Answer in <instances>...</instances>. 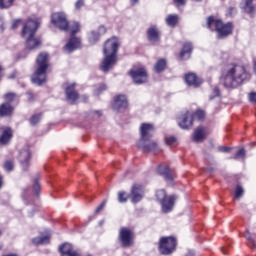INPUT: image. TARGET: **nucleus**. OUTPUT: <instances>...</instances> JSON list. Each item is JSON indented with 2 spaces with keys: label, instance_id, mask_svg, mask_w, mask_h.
<instances>
[{
  "label": "nucleus",
  "instance_id": "obj_14",
  "mask_svg": "<svg viewBox=\"0 0 256 256\" xmlns=\"http://www.w3.org/2000/svg\"><path fill=\"white\" fill-rule=\"evenodd\" d=\"M144 193L143 186L134 184L131 188L129 198L133 203H139L143 199Z\"/></svg>",
  "mask_w": 256,
  "mask_h": 256
},
{
  "label": "nucleus",
  "instance_id": "obj_39",
  "mask_svg": "<svg viewBox=\"0 0 256 256\" xmlns=\"http://www.w3.org/2000/svg\"><path fill=\"white\" fill-rule=\"evenodd\" d=\"M166 145H175L177 143V138L175 136H168L165 138Z\"/></svg>",
  "mask_w": 256,
  "mask_h": 256
},
{
  "label": "nucleus",
  "instance_id": "obj_9",
  "mask_svg": "<svg viewBox=\"0 0 256 256\" xmlns=\"http://www.w3.org/2000/svg\"><path fill=\"white\" fill-rule=\"evenodd\" d=\"M177 247V238L173 236L162 237L159 242V251L161 255H171Z\"/></svg>",
  "mask_w": 256,
  "mask_h": 256
},
{
  "label": "nucleus",
  "instance_id": "obj_45",
  "mask_svg": "<svg viewBox=\"0 0 256 256\" xmlns=\"http://www.w3.org/2000/svg\"><path fill=\"white\" fill-rule=\"evenodd\" d=\"M97 33H98L99 37H101V35H105L107 33V28H105V26H100L98 28Z\"/></svg>",
  "mask_w": 256,
  "mask_h": 256
},
{
  "label": "nucleus",
  "instance_id": "obj_40",
  "mask_svg": "<svg viewBox=\"0 0 256 256\" xmlns=\"http://www.w3.org/2000/svg\"><path fill=\"white\" fill-rule=\"evenodd\" d=\"M127 199H129V196H126L125 192H119L118 193V201H119V203H127Z\"/></svg>",
  "mask_w": 256,
  "mask_h": 256
},
{
  "label": "nucleus",
  "instance_id": "obj_49",
  "mask_svg": "<svg viewBox=\"0 0 256 256\" xmlns=\"http://www.w3.org/2000/svg\"><path fill=\"white\" fill-rule=\"evenodd\" d=\"M21 23H22L21 19L14 20L12 23V29H17V27H19Z\"/></svg>",
  "mask_w": 256,
  "mask_h": 256
},
{
  "label": "nucleus",
  "instance_id": "obj_37",
  "mask_svg": "<svg viewBox=\"0 0 256 256\" xmlns=\"http://www.w3.org/2000/svg\"><path fill=\"white\" fill-rule=\"evenodd\" d=\"M14 167H15V163L13 162V160H7L4 163L5 171H13Z\"/></svg>",
  "mask_w": 256,
  "mask_h": 256
},
{
  "label": "nucleus",
  "instance_id": "obj_19",
  "mask_svg": "<svg viewBox=\"0 0 256 256\" xmlns=\"http://www.w3.org/2000/svg\"><path fill=\"white\" fill-rule=\"evenodd\" d=\"M59 251L61 256H79L75 250H73V246L69 243H65L59 247Z\"/></svg>",
  "mask_w": 256,
  "mask_h": 256
},
{
  "label": "nucleus",
  "instance_id": "obj_36",
  "mask_svg": "<svg viewBox=\"0 0 256 256\" xmlns=\"http://www.w3.org/2000/svg\"><path fill=\"white\" fill-rule=\"evenodd\" d=\"M4 99L8 103H13V101H15L17 99V94H15L13 92H9V93L4 95Z\"/></svg>",
  "mask_w": 256,
  "mask_h": 256
},
{
  "label": "nucleus",
  "instance_id": "obj_47",
  "mask_svg": "<svg viewBox=\"0 0 256 256\" xmlns=\"http://www.w3.org/2000/svg\"><path fill=\"white\" fill-rule=\"evenodd\" d=\"M106 90H107V85L101 84V85L96 89V93H97V95H99V93H101L102 91H106Z\"/></svg>",
  "mask_w": 256,
  "mask_h": 256
},
{
  "label": "nucleus",
  "instance_id": "obj_16",
  "mask_svg": "<svg viewBox=\"0 0 256 256\" xmlns=\"http://www.w3.org/2000/svg\"><path fill=\"white\" fill-rule=\"evenodd\" d=\"M13 137V130L9 127L0 128V143L1 145H7Z\"/></svg>",
  "mask_w": 256,
  "mask_h": 256
},
{
  "label": "nucleus",
  "instance_id": "obj_24",
  "mask_svg": "<svg viewBox=\"0 0 256 256\" xmlns=\"http://www.w3.org/2000/svg\"><path fill=\"white\" fill-rule=\"evenodd\" d=\"M193 51V45L191 43H186L180 52V59H189Z\"/></svg>",
  "mask_w": 256,
  "mask_h": 256
},
{
  "label": "nucleus",
  "instance_id": "obj_5",
  "mask_svg": "<svg viewBox=\"0 0 256 256\" xmlns=\"http://www.w3.org/2000/svg\"><path fill=\"white\" fill-rule=\"evenodd\" d=\"M213 25L215 26V31L218 33V39H224V37H228V35L233 33V23L228 22L224 24L223 21L210 16L207 20L208 29H212Z\"/></svg>",
  "mask_w": 256,
  "mask_h": 256
},
{
  "label": "nucleus",
  "instance_id": "obj_4",
  "mask_svg": "<svg viewBox=\"0 0 256 256\" xmlns=\"http://www.w3.org/2000/svg\"><path fill=\"white\" fill-rule=\"evenodd\" d=\"M36 70L32 77L33 83L43 85L47 81V69H49V54L42 52L36 59Z\"/></svg>",
  "mask_w": 256,
  "mask_h": 256
},
{
  "label": "nucleus",
  "instance_id": "obj_55",
  "mask_svg": "<svg viewBox=\"0 0 256 256\" xmlns=\"http://www.w3.org/2000/svg\"><path fill=\"white\" fill-rule=\"evenodd\" d=\"M2 185H3V178H1L0 176V188L2 187Z\"/></svg>",
  "mask_w": 256,
  "mask_h": 256
},
{
  "label": "nucleus",
  "instance_id": "obj_50",
  "mask_svg": "<svg viewBox=\"0 0 256 256\" xmlns=\"http://www.w3.org/2000/svg\"><path fill=\"white\" fill-rule=\"evenodd\" d=\"M174 3H177L178 6L185 5L187 3L186 0H174Z\"/></svg>",
  "mask_w": 256,
  "mask_h": 256
},
{
  "label": "nucleus",
  "instance_id": "obj_35",
  "mask_svg": "<svg viewBox=\"0 0 256 256\" xmlns=\"http://www.w3.org/2000/svg\"><path fill=\"white\" fill-rule=\"evenodd\" d=\"M193 120L197 119L198 121H203L205 119V111L203 110H197L193 115H192Z\"/></svg>",
  "mask_w": 256,
  "mask_h": 256
},
{
  "label": "nucleus",
  "instance_id": "obj_60",
  "mask_svg": "<svg viewBox=\"0 0 256 256\" xmlns=\"http://www.w3.org/2000/svg\"><path fill=\"white\" fill-rule=\"evenodd\" d=\"M0 251H1V246H0Z\"/></svg>",
  "mask_w": 256,
  "mask_h": 256
},
{
  "label": "nucleus",
  "instance_id": "obj_57",
  "mask_svg": "<svg viewBox=\"0 0 256 256\" xmlns=\"http://www.w3.org/2000/svg\"><path fill=\"white\" fill-rule=\"evenodd\" d=\"M28 97H29V99H33V94L32 93H28Z\"/></svg>",
  "mask_w": 256,
  "mask_h": 256
},
{
  "label": "nucleus",
  "instance_id": "obj_27",
  "mask_svg": "<svg viewBox=\"0 0 256 256\" xmlns=\"http://www.w3.org/2000/svg\"><path fill=\"white\" fill-rule=\"evenodd\" d=\"M33 245H49L51 243V236L35 237L32 239Z\"/></svg>",
  "mask_w": 256,
  "mask_h": 256
},
{
  "label": "nucleus",
  "instance_id": "obj_59",
  "mask_svg": "<svg viewBox=\"0 0 256 256\" xmlns=\"http://www.w3.org/2000/svg\"><path fill=\"white\" fill-rule=\"evenodd\" d=\"M13 77H15V76H11L10 79H13Z\"/></svg>",
  "mask_w": 256,
  "mask_h": 256
},
{
  "label": "nucleus",
  "instance_id": "obj_18",
  "mask_svg": "<svg viewBox=\"0 0 256 256\" xmlns=\"http://www.w3.org/2000/svg\"><path fill=\"white\" fill-rule=\"evenodd\" d=\"M66 99L70 101V103H75L77 99H79V94L75 91V84H71L65 90Z\"/></svg>",
  "mask_w": 256,
  "mask_h": 256
},
{
  "label": "nucleus",
  "instance_id": "obj_21",
  "mask_svg": "<svg viewBox=\"0 0 256 256\" xmlns=\"http://www.w3.org/2000/svg\"><path fill=\"white\" fill-rule=\"evenodd\" d=\"M158 173L159 175H162V177H164L165 181L173 183V173L171 172V169H169V167L159 166Z\"/></svg>",
  "mask_w": 256,
  "mask_h": 256
},
{
  "label": "nucleus",
  "instance_id": "obj_13",
  "mask_svg": "<svg viewBox=\"0 0 256 256\" xmlns=\"http://www.w3.org/2000/svg\"><path fill=\"white\" fill-rule=\"evenodd\" d=\"M178 125L181 129H191L193 127V114L187 111L179 116Z\"/></svg>",
  "mask_w": 256,
  "mask_h": 256
},
{
  "label": "nucleus",
  "instance_id": "obj_32",
  "mask_svg": "<svg viewBox=\"0 0 256 256\" xmlns=\"http://www.w3.org/2000/svg\"><path fill=\"white\" fill-rule=\"evenodd\" d=\"M41 117H43L42 113L32 115V117L29 119L30 125H32V127H35V125H37V123L41 121Z\"/></svg>",
  "mask_w": 256,
  "mask_h": 256
},
{
  "label": "nucleus",
  "instance_id": "obj_17",
  "mask_svg": "<svg viewBox=\"0 0 256 256\" xmlns=\"http://www.w3.org/2000/svg\"><path fill=\"white\" fill-rule=\"evenodd\" d=\"M147 37L150 43H158L161 38V34L156 26H152L147 30Z\"/></svg>",
  "mask_w": 256,
  "mask_h": 256
},
{
  "label": "nucleus",
  "instance_id": "obj_46",
  "mask_svg": "<svg viewBox=\"0 0 256 256\" xmlns=\"http://www.w3.org/2000/svg\"><path fill=\"white\" fill-rule=\"evenodd\" d=\"M83 5H85V0H77L75 3V9L79 10L81 7H83Z\"/></svg>",
  "mask_w": 256,
  "mask_h": 256
},
{
  "label": "nucleus",
  "instance_id": "obj_10",
  "mask_svg": "<svg viewBox=\"0 0 256 256\" xmlns=\"http://www.w3.org/2000/svg\"><path fill=\"white\" fill-rule=\"evenodd\" d=\"M51 22L60 31L67 33L69 31V20L67 19V14L65 12H55L51 15Z\"/></svg>",
  "mask_w": 256,
  "mask_h": 256
},
{
  "label": "nucleus",
  "instance_id": "obj_34",
  "mask_svg": "<svg viewBox=\"0 0 256 256\" xmlns=\"http://www.w3.org/2000/svg\"><path fill=\"white\" fill-rule=\"evenodd\" d=\"M245 239H247V241H249V243L252 245V249L256 248L255 245V238H253V236H251V232H249V229H246V232L244 234Z\"/></svg>",
  "mask_w": 256,
  "mask_h": 256
},
{
  "label": "nucleus",
  "instance_id": "obj_22",
  "mask_svg": "<svg viewBox=\"0 0 256 256\" xmlns=\"http://www.w3.org/2000/svg\"><path fill=\"white\" fill-rule=\"evenodd\" d=\"M144 147H148V150H146L143 147H138V149H141L144 151V153H151V151H157L159 149V145L154 140L148 139L144 142Z\"/></svg>",
  "mask_w": 256,
  "mask_h": 256
},
{
  "label": "nucleus",
  "instance_id": "obj_44",
  "mask_svg": "<svg viewBox=\"0 0 256 256\" xmlns=\"http://www.w3.org/2000/svg\"><path fill=\"white\" fill-rule=\"evenodd\" d=\"M105 205H107V200H104L95 210L96 213H101L103 209L105 208Z\"/></svg>",
  "mask_w": 256,
  "mask_h": 256
},
{
  "label": "nucleus",
  "instance_id": "obj_30",
  "mask_svg": "<svg viewBox=\"0 0 256 256\" xmlns=\"http://www.w3.org/2000/svg\"><path fill=\"white\" fill-rule=\"evenodd\" d=\"M166 23L169 27H175L179 23V16L177 15H169L166 18Z\"/></svg>",
  "mask_w": 256,
  "mask_h": 256
},
{
  "label": "nucleus",
  "instance_id": "obj_41",
  "mask_svg": "<svg viewBox=\"0 0 256 256\" xmlns=\"http://www.w3.org/2000/svg\"><path fill=\"white\" fill-rule=\"evenodd\" d=\"M245 158V149L241 148L236 152L234 159H244Z\"/></svg>",
  "mask_w": 256,
  "mask_h": 256
},
{
  "label": "nucleus",
  "instance_id": "obj_11",
  "mask_svg": "<svg viewBox=\"0 0 256 256\" xmlns=\"http://www.w3.org/2000/svg\"><path fill=\"white\" fill-rule=\"evenodd\" d=\"M135 239V233L127 227H122L119 232V241L124 248H129L133 246V241Z\"/></svg>",
  "mask_w": 256,
  "mask_h": 256
},
{
  "label": "nucleus",
  "instance_id": "obj_48",
  "mask_svg": "<svg viewBox=\"0 0 256 256\" xmlns=\"http://www.w3.org/2000/svg\"><path fill=\"white\" fill-rule=\"evenodd\" d=\"M248 97H249L250 103L256 104V92H251Z\"/></svg>",
  "mask_w": 256,
  "mask_h": 256
},
{
  "label": "nucleus",
  "instance_id": "obj_31",
  "mask_svg": "<svg viewBox=\"0 0 256 256\" xmlns=\"http://www.w3.org/2000/svg\"><path fill=\"white\" fill-rule=\"evenodd\" d=\"M244 193L245 190L243 189V186L238 184L234 191V199H241Z\"/></svg>",
  "mask_w": 256,
  "mask_h": 256
},
{
  "label": "nucleus",
  "instance_id": "obj_1",
  "mask_svg": "<svg viewBox=\"0 0 256 256\" xmlns=\"http://www.w3.org/2000/svg\"><path fill=\"white\" fill-rule=\"evenodd\" d=\"M251 75L245 69V66L239 64H231L223 72L221 82L224 87L235 88L243 85V82L250 79Z\"/></svg>",
  "mask_w": 256,
  "mask_h": 256
},
{
  "label": "nucleus",
  "instance_id": "obj_3",
  "mask_svg": "<svg viewBox=\"0 0 256 256\" xmlns=\"http://www.w3.org/2000/svg\"><path fill=\"white\" fill-rule=\"evenodd\" d=\"M39 29V22L37 20H28L22 28V37L26 39L27 49H37L41 45V40L34 38Z\"/></svg>",
  "mask_w": 256,
  "mask_h": 256
},
{
  "label": "nucleus",
  "instance_id": "obj_2",
  "mask_svg": "<svg viewBox=\"0 0 256 256\" xmlns=\"http://www.w3.org/2000/svg\"><path fill=\"white\" fill-rule=\"evenodd\" d=\"M117 51H119V40L115 37L108 39L103 48L105 57L100 65L101 71L109 73L117 65Z\"/></svg>",
  "mask_w": 256,
  "mask_h": 256
},
{
  "label": "nucleus",
  "instance_id": "obj_51",
  "mask_svg": "<svg viewBox=\"0 0 256 256\" xmlns=\"http://www.w3.org/2000/svg\"><path fill=\"white\" fill-rule=\"evenodd\" d=\"M229 147H225V146H221L219 147V151H221L222 153H227V151H229Z\"/></svg>",
  "mask_w": 256,
  "mask_h": 256
},
{
  "label": "nucleus",
  "instance_id": "obj_12",
  "mask_svg": "<svg viewBox=\"0 0 256 256\" xmlns=\"http://www.w3.org/2000/svg\"><path fill=\"white\" fill-rule=\"evenodd\" d=\"M129 75L136 85H142V83H147L148 81L147 70L145 68H133L130 70Z\"/></svg>",
  "mask_w": 256,
  "mask_h": 256
},
{
  "label": "nucleus",
  "instance_id": "obj_42",
  "mask_svg": "<svg viewBox=\"0 0 256 256\" xmlns=\"http://www.w3.org/2000/svg\"><path fill=\"white\" fill-rule=\"evenodd\" d=\"M33 189L36 195H39V191H41V185L39 184V180L34 179Z\"/></svg>",
  "mask_w": 256,
  "mask_h": 256
},
{
  "label": "nucleus",
  "instance_id": "obj_6",
  "mask_svg": "<svg viewBox=\"0 0 256 256\" xmlns=\"http://www.w3.org/2000/svg\"><path fill=\"white\" fill-rule=\"evenodd\" d=\"M68 31H70L71 38L65 48L71 53L72 51H75V49H79L81 45V40L75 37V34L81 31V24H79V22H72L71 25H69Z\"/></svg>",
  "mask_w": 256,
  "mask_h": 256
},
{
  "label": "nucleus",
  "instance_id": "obj_20",
  "mask_svg": "<svg viewBox=\"0 0 256 256\" xmlns=\"http://www.w3.org/2000/svg\"><path fill=\"white\" fill-rule=\"evenodd\" d=\"M185 82L191 87H199L202 81L197 77L195 73H188L185 76Z\"/></svg>",
  "mask_w": 256,
  "mask_h": 256
},
{
  "label": "nucleus",
  "instance_id": "obj_33",
  "mask_svg": "<svg viewBox=\"0 0 256 256\" xmlns=\"http://www.w3.org/2000/svg\"><path fill=\"white\" fill-rule=\"evenodd\" d=\"M13 3L15 0H0V9H9V7H13Z\"/></svg>",
  "mask_w": 256,
  "mask_h": 256
},
{
  "label": "nucleus",
  "instance_id": "obj_53",
  "mask_svg": "<svg viewBox=\"0 0 256 256\" xmlns=\"http://www.w3.org/2000/svg\"><path fill=\"white\" fill-rule=\"evenodd\" d=\"M2 71H3V67L0 66V81H1V79L3 78V73H2Z\"/></svg>",
  "mask_w": 256,
  "mask_h": 256
},
{
  "label": "nucleus",
  "instance_id": "obj_29",
  "mask_svg": "<svg viewBox=\"0 0 256 256\" xmlns=\"http://www.w3.org/2000/svg\"><path fill=\"white\" fill-rule=\"evenodd\" d=\"M167 68V60L160 59L154 66L155 73H163V70Z\"/></svg>",
  "mask_w": 256,
  "mask_h": 256
},
{
  "label": "nucleus",
  "instance_id": "obj_54",
  "mask_svg": "<svg viewBox=\"0 0 256 256\" xmlns=\"http://www.w3.org/2000/svg\"><path fill=\"white\" fill-rule=\"evenodd\" d=\"M139 0H131L132 5H135V3H138Z\"/></svg>",
  "mask_w": 256,
  "mask_h": 256
},
{
  "label": "nucleus",
  "instance_id": "obj_38",
  "mask_svg": "<svg viewBox=\"0 0 256 256\" xmlns=\"http://www.w3.org/2000/svg\"><path fill=\"white\" fill-rule=\"evenodd\" d=\"M98 41H99V33L92 31L89 37V42L92 44H95Z\"/></svg>",
  "mask_w": 256,
  "mask_h": 256
},
{
  "label": "nucleus",
  "instance_id": "obj_15",
  "mask_svg": "<svg viewBox=\"0 0 256 256\" xmlns=\"http://www.w3.org/2000/svg\"><path fill=\"white\" fill-rule=\"evenodd\" d=\"M129 102L127 101V96L125 95H118L114 98V103L112 108L115 111H121V109H127Z\"/></svg>",
  "mask_w": 256,
  "mask_h": 256
},
{
  "label": "nucleus",
  "instance_id": "obj_23",
  "mask_svg": "<svg viewBox=\"0 0 256 256\" xmlns=\"http://www.w3.org/2000/svg\"><path fill=\"white\" fill-rule=\"evenodd\" d=\"M242 9L244 13H247L248 15H250V17H253V15H255L256 8L255 5H253V0H245Z\"/></svg>",
  "mask_w": 256,
  "mask_h": 256
},
{
  "label": "nucleus",
  "instance_id": "obj_28",
  "mask_svg": "<svg viewBox=\"0 0 256 256\" xmlns=\"http://www.w3.org/2000/svg\"><path fill=\"white\" fill-rule=\"evenodd\" d=\"M19 159L22 165H27V163H29V159H31V152L29 150L20 151Z\"/></svg>",
  "mask_w": 256,
  "mask_h": 256
},
{
  "label": "nucleus",
  "instance_id": "obj_43",
  "mask_svg": "<svg viewBox=\"0 0 256 256\" xmlns=\"http://www.w3.org/2000/svg\"><path fill=\"white\" fill-rule=\"evenodd\" d=\"M219 95H221V91H219V88H218V87H215V88L213 89V95L210 96V100L215 99V97H219Z\"/></svg>",
  "mask_w": 256,
  "mask_h": 256
},
{
  "label": "nucleus",
  "instance_id": "obj_8",
  "mask_svg": "<svg viewBox=\"0 0 256 256\" xmlns=\"http://www.w3.org/2000/svg\"><path fill=\"white\" fill-rule=\"evenodd\" d=\"M153 133H155V126L153 124L142 123L140 126V140L137 142V147L149 150V147L145 146V141L151 139Z\"/></svg>",
  "mask_w": 256,
  "mask_h": 256
},
{
  "label": "nucleus",
  "instance_id": "obj_25",
  "mask_svg": "<svg viewBox=\"0 0 256 256\" xmlns=\"http://www.w3.org/2000/svg\"><path fill=\"white\" fill-rule=\"evenodd\" d=\"M13 115V106L9 103H3L0 106V117H10Z\"/></svg>",
  "mask_w": 256,
  "mask_h": 256
},
{
  "label": "nucleus",
  "instance_id": "obj_26",
  "mask_svg": "<svg viewBox=\"0 0 256 256\" xmlns=\"http://www.w3.org/2000/svg\"><path fill=\"white\" fill-rule=\"evenodd\" d=\"M205 139V128L203 127H198L193 134V141L195 143H201Z\"/></svg>",
  "mask_w": 256,
  "mask_h": 256
},
{
  "label": "nucleus",
  "instance_id": "obj_58",
  "mask_svg": "<svg viewBox=\"0 0 256 256\" xmlns=\"http://www.w3.org/2000/svg\"><path fill=\"white\" fill-rule=\"evenodd\" d=\"M207 171H209L211 173L213 171V168L209 167V168H207Z\"/></svg>",
  "mask_w": 256,
  "mask_h": 256
},
{
  "label": "nucleus",
  "instance_id": "obj_52",
  "mask_svg": "<svg viewBox=\"0 0 256 256\" xmlns=\"http://www.w3.org/2000/svg\"><path fill=\"white\" fill-rule=\"evenodd\" d=\"M186 256H195V252L193 251H188V253L186 254Z\"/></svg>",
  "mask_w": 256,
  "mask_h": 256
},
{
  "label": "nucleus",
  "instance_id": "obj_56",
  "mask_svg": "<svg viewBox=\"0 0 256 256\" xmlns=\"http://www.w3.org/2000/svg\"><path fill=\"white\" fill-rule=\"evenodd\" d=\"M222 253H224V255H227V250L225 248H222Z\"/></svg>",
  "mask_w": 256,
  "mask_h": 256
},
{
  "label": "nucleus",
  "instance_id": "obj_7",
  "mask_svg": "<svg viewBox=\"0 0 256 256\" xmlns=\"http://www.w3.org/2000/svg\"><path fill=\"white\" fill-rule=\"evenodd\" d=\"M156 197L162 205L163 213H170V211H173V207H175V201L177 199V196L172 195L167 197V192H165V190H158L156 192Z\"/></svg>",
  "mask_w": 256,
  "mask_h": 256
}]
</instances>
